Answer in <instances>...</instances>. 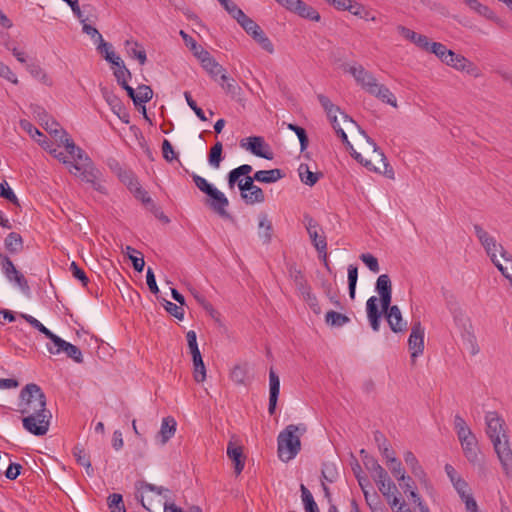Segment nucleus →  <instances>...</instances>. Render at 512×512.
Masks as SVG:
<instances>
[{
    "instance_id": "obj_1",
    "label": "nucleus",
    "mask_w": 512,
    "mask_h": 512,
    "mask_svg": "<svg viewBox=\"0 0 512 512\" xmlns=\"http://www.w3.org/2000/svg\"><path fill=\"white\" fill-rule=\"evenodd\" d=\"M34 112L37 113L44 129L64 146L70 158L60 151L59 148L54 147L49 140L41 141L38 139L39 145L54 158L65 164L71 174L79 176L82 181L95 184L97 179L96 170L87 153L74 143L68 133L56 121L49 118L43 108L37 106Z\"/></svg>"
},
{
    "instance_id": "obj_2",
    "label": "nucleus",
    "mask_w": 512,
    "mask_h": 512,
    "mask_svg": "<svg viewBox=\"0 0 512 512\" xmlns=\"http://www.w3.org/2000/svg\"><path fill=\"white\" fill-rule=\"evenodd\" d=\"M17 412L22 416L23 428L34 436L48 433L52 414L47 409L46 396L34 383L22 388L17 403Z\"/></svg>"
},
{
    "instance_id": "obj_3",
    "label": "nucleus",
    "mask_w": 512,
    "mask_h": 512,
    "mask_svg": "<svg viewBox=\"0 0 512 512\" xmlns=\"http://www.w3.org/2000/svg\"><path fill=\"white\" fill-rule=\"evenodd\" d=\"M485 432L493 445L494 452L506 477L512 479V448L508 427L497 411H487L484 415Z\"/></svg>"
},
{
    "instance_id": "obj_4",
    "label": "nucleus",
    "mask_w": 512,
    "mask_h": 512,
    "mask_svg": "<svg viewBox=\"0 0 512 512\" xmlns=\"http://www.w3.org/2000/svg\"><path fill=\"white\" fill-rule=\"evenodd\" d=\"M475 233L493 264L504 276L512 271V256L497 241L495 235L483 226H475Z\"/></svg>"
},
{
    "instance_id": "obj_5",
    "label": "nucleus",
    "mask_w": 512,
    "mask_h": 512,
    "mask_svg": "<svg viewBox=\"0 0 512 512\" xmlns=\"http://www.w3.org/2000/svg\"><path fill=\"white\" fill-rule=\"evenodd\" d=\"M348 72L354 77L357 84L367 93L384 103L397 107V99L390 89L384 84L379 83L375 76L362 65H353L348 69Z\"/></svg>"
},
{
    "instance_id": "obj_6",
    "label": "nucleus",
    "mask_w": 512,
    "mask_h": 512,
    "mask_svg": "<svg viewBox=\"0 0 512 512\" xmlns=\"http://www.w3.org/2000/svg\"><path fill=\"white\" fill-rule=\"evenodd\" d=\"M453 426L466 459L473 465L480 462L481 450L476 435L466 420L459 414L454 416Z\"/></svg>"
},
{
    "instance_id": "obj_7",
    "label": "nucleus",
    "mask_w": 512,
    "mask_h": 512,
    "mask_svg": "<svg viewBox=\"0 0 512 512\" xmlns=\"http://www.w3.org/2000/svg\"><path fill=\"white\" fill-rule=\"evenodd\" d=\"M306 430L303 425H288L277 437V453L283 462L293 460L301 450L300 435Z\"/></svg>"
},
{
    "instance_id": "obj_8",
    "label": "nucleus",
    "mask_w": 512,
    "mask_h": 512,
    "mask_svg": "<svg viewBox=\"0 0 512 512\" xmlns=\"http://www.w3.org/2000/svg\"><path fill=\"white\" fill-rule=\"evenodd\" d=\"M362 134L367 138L368 143L373 148V157H374V161L377 162V165L374 164L372 162V160H366L364 162L361 154L356 152L354 150V148L350 149L351 155L360 163H364V165L367 168H369L370 170H373V171H376L379 173H383L388 178L393 179L394 178L393 168L387 162V159H386L384 153L382 152V150L379 149V147L376 145V143L372 139H370L369 137L366 136L364 131H362Z\"/></svg>"
},
{
    "instance_id": "obj_9",
    "label": "nucleus",
    "mask_w": 512,
    "mask_h": 512,
    "mask_svg": "<svg viewBox=\"0 0 512 512\" xmlns=\"http://www.w3.org/2000/svg\"><path fill=\"white\" fill-rule=\"evenodd\" d=\"M137 494L136 498L141 503V505L148 511L152 512L154 506H160L161 500H156L149 496V493H155L157 496H161L163 493L168 492L169 490L161 487V486H155L150 483L141 482L137 484Z\"/></svg>"
},
{
    "instance_id": "obj_10",
    "label": "nucleus",
    "mask_w": 512,
    "mask_h": 512,
    "mask_svg": "<svg viewBox=\"0 0 512 512\" xmlns=\"http://www.w3.org/2000/svg\"><path fill=\"white\" fill-rule=\"evenodd\" d=\"M373 480L389 505L394 509V507L399 504V497L397 495L398 490L395 483L390 479L388 473L385 471L383 472V475L375 476Z\"/></svg>"
},
{
    "instance_id": "obj_11",
    "label": "nucleus",
    "mask_w": 512,
    "mask_h": 512,
    "mask_svg": "<svg viewBox=\"0 0 512 512\" xmlns=\"http://www.w3.org/2000/svg\"><path fill=\"white\" fill-rule=\"evenodd\" d=\"M241 147L250 151L255 156L272 160L273 152L270 146L265 142L264 138L261 136H251L246 139H243L240 143Z\"/></svg>"
},
{
    "instance_id": "obj_12",
    "label": "nucleus",
    "mask_w": 512,
    "mask_h": 512,
    "mask_svg": "<svg viewBox=\"0 0 512 512\" xmlns=\"http://www.w3.org/2000/svg\"><path fill=\"white\" fill-rule=\"evenodd\" d=\"M0 265L5 277L18 285L23 291L29 290V285L22 273H20L10 258L0 251Z\"/></svg>"
},
{
    "instance_id": "obj_13",
    "label": "nucleus",
    "mask_w": 512,
    "mask_h": 512,
    "mask_svg": "<svg viewBox=\"0 0 512 512\" xmlns=\"http://www.w3.org/2000/svg\"><path fill=\"white\" fill-rule=\"evenodd\" d=\"M424 335L425 330L421 325L420 321L414 322L411 327V332L408 338V347L413 361L423 354Z\"/></svg>"
},
{
    "instance_id": "obj_14",
    "label": "nucleus",
    "mask_w": 512,
    "mask_h": 512,
    "mask_svg": "<svg viewBox=\"0 0 512 512\" xmlns=\"http://www.w3.org/2000/svg\"><path fill=\"white\" fill-rule=\"evenodd\" d=\"M307 231L311 242L319 254V258L323 261L324 265L328 266L327 255V241L326 235L321 226H307Z\"/></svg>"
},
{
    "instance_id": "obj_15",
    "label": "nucleus",
    "mask_w": 512,
    "mask_h": 512,
    "mask_svg": "<svg viewBox=\"0 0 512 512\" xmlns=\"http://www.w3.org/2000/svg\"><path fill=\"white\" fill-rule=\"evenodd\" d=\"M227 456L234 463L235 473L239 475L245 466L242 447L236 444L235 441L230 440L227 445Z\"/></svg>"
},
{
    "instance_id": "obj_16",
    "label": "nucleus",
    "mask_w": 512,
    "mask_h": 512,
    "mask_svg": "<svg viewBox=\"0 0 512 512\" xmlns=\"http://www.w3.org/2000/svg\"><path fill=\"white\" fill-rule=\"evenodd\" d=\"M280 393V379L273 369L269 372V407L270 415H273L276 410V405Z\"/></svg>"
},
{
    "instance_id": "obj_17",
    "label": "nucleus",
    "mask_w": 512,
    "mask_h": 512,
    "mask_svg": "<svg viewBox=\"0 0 512 512\" xmlns=\"http://www.w3.org/2000/svg\"><path fill=\"white\" fill-rule=\"evenodd\" d=\"M403 457L411 473L420 481L421 484L426 486L428 484L427 475L416 456L411 451H406Z\"/></svg>"
},
{
    "instance_id": "obj_18",
    "label": "nucleus",
    "mask_w": 512,
    "mask_h": 512,
    "mask_svg": "<svg viewBox=\"0 0 512 512\" xmlns=\"http://www.w3.org/2000/svg\"><path fill=\"white\" fill-rule=\"evenodd\" d=\"M397 30L401 34V36L415 44L421 50L426 51L428 49L431 41L427 36L416 33L402 25H399L397 27Z\"/></svg>"
},
{
    "instance_id": "obj_19",
    "label": "nucleus",
    "mask_w": 512,
    "mask_h": 512,
    "mask_svg": "<svg viewBox=\"0 0 512 512\" xmlns=\"http://www.w3.org/2000/svg\"><path fill=\"white\" fill-rule=\"evenodd\" d=\"M463 2L474 12L483 16L484 18L495 22L497 25L502 26V20L495 14V12L488 6L480 3L478 0H463Z\"/></svg>"
},
{
    "instance_id": "obj_20",
    "label": "nucleus",
    "mask_w": 512,
    "mask_h": 512,
    "mask_svg": "<svg viewBox=\"0 0 512 512\" xmlns=\"http://www.w3.org/2000/svg\"><path fill=\"white\" fill-rule=\"evenodd\" d=\"M126 92L135 105L145 104L153 97V90L148 85H139L137 92L131 86H127Z\"/></svg>"
},
{
    "instance_id": "obj_21",
    "label": "nucleus",
    "mask_w": 512,
    "mask_h": 512,
    "mask_svg": "<svg viewBox=\"0 0 512 512\" xmlns=\"http://www.w3.org/2000/svg\"><path fill=\"white\" fill-rule=\"evenodd\" d=\"M177 428V422L172 416H167L162 419L161 427L157 437L160 444H166L174 435Z\"/></svg>"
},
{
    "instance_id": "obj_22",
    "label": "nucleus",
    "mask_w": 512,
    "mask_h": 512,
    "mask_svg": "<svg viewBox=\"0 0 512 512\" xmlns=\"http://www.w3.org/2000/svg\"><path fill=\"white\" fill-rule=\"evenodd\" d=\"M386 313L387 322L393 332H402L406 328V322L402 318L401 311L398 306L393 305Z\"/></svg>"
},
{
    "instance_id": "obj_23",
    "label": "nucleus",
    "mask_w": 512,
    "mask_h": 512,
    "mask_svg": "<svg viewBox=\"0 0 512 512\" xmlns=\"http://www.w3.org/2000/svg\"><path fill=\"white\" fill-rule=\"evenodd\" d=\"M378 298L371 296L366 302L367 318L374 331H378L380 327L381 313L378 310Z\"/></svg>"
},
{
    "instance_id": "obj_24",
    "label": "nucleus",
    "mask_w": 512,
    "mask_h": 512,
    "mask_svg": "<svg viewBox=\"0 0 512 512\" xmlns=\"http://www.w3.org/2000/svg\"><path fill=\"white\" fill-rule=\"evenodd\" d=\"M124 46L129 57L137 59L140 65H144L146 63V51L139 42L129 39L125 41Z\"/></svg>"
},
{
    "instance_id": "obj_25",
    "label": "nucleus",
    "mask_w": 512,
    "mask_h": 512,
    "mask_svg": "<svg viewBox=\"0 0 512 512\" xmlns=\"http://www.w3.org/2000/svg\"><path fill=\"white\" fill-rule=\"evenodd\" d=\"M209 196L211 197V208L219 215L228 217L226 213V208L229 205V201L227 197L224 195V193L215 188L214 191L210 193Z\"/></svg>"
},
{
    "instance_id": "obj_26",
    "label": "nucleus",
    "mask_w": 512,
    "mask_h": 512,
    "mask_svg": "<svg viewBox=\"0 0 512 512\" xmlns=\"http://www.w3.org/2000/svg\"><path fill=\"white\" fill-rule=\"evenodd\" d=\"M446 65L453 67L454 69L458 71H464L467 70L470 72V67L473 66V64L464 56L455 53L454 51H449L448 58H446L445 62Z\"/></svg>"
},
{
    "instance_id": "obj_27",
    "label": "nucleus",
    "mask_w": 512,
    "mask_h": 512,
    "mask_svg": "<svg viewBox=\"0 0 512 512\" xmlns=\"http://www.w3.org/2000/svg\"><path fill=\"white\" fill-rule=\"evenodd\" d=\"M292 13L297 14L298 16H300L302 18H305V19H308L311 21H315V22H319L321 19V16L318 13V11L315 8H313L312 6L306 4L302 0H298L295 10Z\"/></svg>"
},
{
    "instance_id": "obj_28",
    "label": "nucleus",
    "mask_w": 512,
    "mask_h": 512,
    "mask_svg": "<svg viewBox=\"0 0 512 512\" xmlns=\"http://www.w3.org/2000/svg\"><path fill=\"white\" fill-rule=\"evenodd\" d=\"M4 246L8 253L12 255L19 254L24 247L23 239L20 234L11 232L4 239Z\"/></svg>"
},
{
    "instance_id": "obj_29",
    "label": "nucleus",
    "mask_w": 512,
    "mask_h": 512,
    "mask_svg": "<svg viewBox=\"0 0 512 512\" xmlns=\"http://www.w3.org/2000/svg\"><path fill=\"white\" fill-rule=\"evenodd\" d=\"M127 187L130 190V192L133 193V195L137 199H139L143 204H145L146 206L150 204L152 205L153 202L151 197L149 196L148 192L141 187L137 179L131 178L129 182H127Z\"/></svg>"
},
{
    "instance_id": "obj_30",
    "label": "nucleus",
    "mask_w": 512,
    "mask_h": 512,
    "mask_svg": "<svg viewBox=\"0 0 512 512\" xmlns=\"http://www.w3.org/2000/svg\"><path fill=\"white\" fill-rule=\"evenodd\" d=\"M230 380L236 385H247L248 382V369L246 365L236 364L229 373Z\"/></svg>"
},
{
    "instance_id": "obj_31",
    "label": "nucleus",
    "mask_w": 512,
    "mask_h": 512,
    "mask_svg": "<svg viewBox=\"0 0 512 512\" xmlns=\"http://www.w3.org/2000/svg\"><path fill=\"white\" fill-rule=\"evenodd\" d=\"M298 174L300 177V180L308 186H313L317 183L319 178L322 176L319 172H313L310 170L309 166L307 164H300L298 168Z\"/></svg>"
},
{
    "instance_id": "obj_32",
    "label": "nucleus",
    "mask_w": 512,
    "mask_h": 512,
    "mask_svg": "<svg viewBox=\"0 0 512 512\" xmlns=\"http://www.w3.org/2000/svg\"><path fill=\"white\" fill-rule=\"evenodd\" d=\"M122 251L131 260L133 268L137 272H142L145 266V261L142 253L132 248L131 246H125L122 249Z\"/></svg>"
},
{
    "instance_id": "obj_33",
    "label": "nucleus",
    "mask_w": 512,
    "mask_h": 512,
    "mask_svg": "<svg viewBox=\"0 0 512 512\" xmlns=\"http://www.w3.org/2000/svg\"><path fill=\"white\" fill-rule=\"evenodd\" d=\"M241 197L248 205L263 203L265 201V194L263 190L257 185H254L252 188H250V190L243 192Z\"/></svg>"
},
{
    "instance_id": "obj_34",
    "label": "nucleus",
    "mask_w": 512,
    "mask_h": 512,
    "mask_svg": "<svg viewBox=\"0 0 512 512\" xmlns=\"http://www.w3.org/2000/svg\"><path fill=\"white\" fill-rule=\"evenodd\" d=\"M27 71L30 75L46 86H51L53 81L46 71L38 64L31 63L26 66Z\"/></svg>"
},
{
    "instance_id": "obj_35",
    "label": "nucleus",
    "mask_w": 512,
    "mask_h": 512,
    "mask_svg": "<svg viewBox=\"0 0 512 512\" xmlns=\"http://www.w3.org/2000/svg\"><path fill=\"white\" fill-rule=\"evenodd\" d=\"M101 93L112 111L120 117L121 112L124 111V106L121 100L106 87L101 88Z\"/></svg>"
},
{
    "instance_id": "obj_36",
    "label": "nucleus",
    "mask_w": 512,
    "mask_h": 512,
    "mask_svg": "<svg viewBox=\"0 0 512 512\" xmlns=\"http://www.w3.org/2000/svg\"><path fill=\"white\" fill-rule=\"evenodd\" d=\"M318 101L321 104V106L323 107V109L325 110L330 123L336 122L337 114L339 113L341 115V113H342L340 111V108L338 106L334 105L331 102V100L323 94L318 95Z\"/></svg>"
},
{
    "instance_id": "obj_37",
    "label": "nucleus",
    "mask_w": 512,
    "mask_h": 512,
    "mask_svg": "<svg viewBox=\"0 0 512 512\" xmlns=\"http://www.w3.org/2000/svg\"><path fill=\"white\" fill-rule=\"evenodd\" d=\"M283 177L280 169L259 170L254 173V178L262 183H274Z\"/></svg>"
},
{
    "instance_id": "obj_38",
    "label": "nucleus",
    "mask_w": 512,
    "mask_h": 512,
    "mask_svg": "<svg viewBox=\"0 0 512 512\" xmlns=\"http://www.w3.org/2000/svg\"><path fill=\"white\" fill-rule=\"evenodd\" d=\"M113 74L117 80V83L126 91V87L128 85V80L131 79V72L125 66L124 61L119 63V65L114 66Z\"/></svg>"
},
{
    "instance_id": "obj_39",
    "label": "nucleus",
    "mask_w": 512,
    "mask_h": 512,
    "mask_svg": "<svg viewBox=\"0 0 512 512\" xmlns=\"http://www.w3.org/2000/svg\"><path fill=\"white\" fill-rule=\"evenodd\" d=\"M252 172V166L249 164H243L233 170H231L228 174V185L229 188H234L236 182L242 176L247 177Z\"/></svg>"
},
{
    "instance_id": "obj_40",
    "label": "nucleus",
    "mask_w": 512,
    "mask_h": 512,
    "mask_svg": "<svg viewBox=\"0 0 512 512\" xmlns=\"http://www.w3.org/2000/svg\"><path fill=\"white\" fill-rule=\"evenodd\" d=\"M220 80V85L227 94L233 97L240 94L241 87L237 84V82L234 79L228 77L226 71L222 73V75L220 76Z\"/></svg>"
},
{
    "instance_id": "obj_41",
    "label": "nucleus",
    "mask_w": 512,
    "mask_h": 512,
    "mask_svg": "<svg viewBox=\"0 0 512 512\" xmlns=\"http://www.w3.org/2000/svg\"><path fill=\"white\" fill-rule=\"evenodd\" d=\"M325 321L332 327H342L350 322L349 317L336 311H328L325 315Z\"/></svg>"
},
{
    "instance_id": "obj_42",
    "label": "nucleus",
    "mask_w": 512,
    "mask_h": 512,
    "mask_svg": "<svg viewBox=\"0 0 512 512\" xmlns=\"http://www.w3.org/2000/svg\"><path fill=\"white\" fill-rule=\"evenodd\" d=\"M222 151H223V145L221 142H216L213 147H211L209 155H208V162L210 166L218 169L220 167V163L222 161Z\"/></svg>"
},
{
    "instance_id": "obj_43",
    "label": "nucleus",
    "mask_w": 512,
    "mask_h": 512,
    "mask_svg": "<svg viewBox=\"0 0 512 512\" xmlns=\"http://www.w3.org/2000/svg\"><path fill=\"white\" fill-rule=\"evenodd\" d=\"M50 341L51 343L47 344V350L53 355L64 353V349H66V345L69 343L56 334L51 337Z\"/></svg>"
},
{
    "instance_id": "obj_44",
    "label": "nucleus",
    "mask_w": 512,
    "mask_h": 512,
    "mask_svg": "<svg viewBox=\"0 0 512 512\" xmlns=\"http://www.w3.org/2000/svg\"><path fill=\"white\" fill-rule=\"evenodd\" d=\"M237 23L252 38L262 30L261 27L252 18L248 17L246 14Z\"/></svg>"
},
{
    "instance_id": "obj_45",
    "label": "nucleus",
    "mask_w": 512,
    "mask_h": 512,
    "mask_svg": "<svg viewBox=\"0 0 512 512\" xmlns=\"http://www.w3.org/2000/svg\"><path fill=\"white\" fill-rule=\"evenodd\" d=\"M201 66L215 81H217L218 76L220 77L222 73L225 72V69L215 60V58L210 61H206V63Z\"/></svg>"
},
{
    "instance_id": "obj_46",
    "label": "nucleus",
    "mask_w": 512,
    "mask_h": 512,
    "mask_svg": "<svg viewBox=\"0 0 512 512\" xmlns=\"http://www.w3.org/2000/svg\"><path fill=\"white\" fill-rule=\"evenodd\" d=\"M220 4L237 22L240 21V19L245 15L244 11L239 8L232 0H222Z\"/></svg>"
},
{
    "instance_id": "obj_47",
    "label": "nucleus",
    "mask_w": 512,
    "mask_h": 512,
    "mask_svg": "<svg viewBox=\"0 0 512 512\" xmlns=\"http://www.w3.org/2000/svg\"><path fill=\"white\" fill-rule=\"evenodd\" d=\"M451 51L447 49V47L440 42H430V45L426 52L433 53L436 55L442 62H445L446 58H448V53Z\"/></svg>"
},
{
    "instance_id": "obj_48",
    "label": "nucleus",
    "mask_w": 512,
    "mask_h": 512,
    "mask_svg": "<svg viewBox=\"0 0 512 512\" xmlns=\"http://www.w3.org/2000/svg\"><path fill=\"white\" fill-rule=\"evenodd\" d=\"M348 289L351 299L355 298L356 284L358 280V268L355 265H349L348 269Z\"/></svg>"
},
{
    "instance_id": "obj_49",
    "label": "nucleus",
    "mask_w": 512,
    "mask_h": 512,
    "mask_svg": "<svg viewBox=\"0 0 512 512\" xmlns=\"http://www.w3.org/2000/svg\"><path fill=\"white\" fill-rule=\"evenodd\" d=\"M253 39L259 44V46L269 54H273L275 52L274 45L272 41L268 38V36L261 30L258 34H256Z\"/></svg>"
},
{
    "instance_id": "obj_50",
    "label": "nucleus",
    "mask_w": 512,
    "mask_h": 512,
    "mask_svg": "<svg viewBox=\"0 0 512 512\" xmlns=\"http://www.w3.org/2000/svg\"><path fill=\"white\" fill-rule=\"evenodd\" d=\"M108 507L111 510V512H126L121 494H111L108 497Z\"/></svg>"
},
{
    "instance_id": "obj_51",
    "label": "nucleus",
    "mask_w": 512,
    "mask_h": 512,
    "mask_svg": "<svg viewBox=\"0 0 512 512\" xmlns=\"http://www.w3.org/2000/svg\"><path fill=\"white\" fill-rule=\"evenodd\" d=\"M366 469L371 473L372 478L378 475H383L386 470L378 463L373 457L366 456L364 459Z\"/></svg>"
},
{
    "instance_id": "obj_52",
    "label": "nucleus",
    "mask_w": 512,
    "mask_h": 512,
    "mask_svg": "<svg viewBox=\"0 0 512 512\" xmlns=\"http://www.w3.org/2000/svg\"><path fill=\"white\" fill-rule=\"evenodd\" d=\"M376 291L379 295L392 293L391 281L387 274H381L377 278Z\"/></svg>"
},
{
    "instance_id": "obj_53",
    "label": "nucleus",
    "mask_w": 512,
    "mask_h": 512,
    "mask_svg": "<svg viewBox=\"0 0 512 512\" xmlns=\"http://www.w3.org/2000/svg\"><path fill=\"white\" fill-rule=\"evenodd\" d=\"M73 456L79 465L84 466L87 469L88 474L90 473L89 470L92 471L89 457L86 455L84 449L75 447L73 449Z\"/></svg>"
},
{
    "instance_id": "obj_54",
    "label": "nucleus",
    "mask_w": 512,
    "mask_h": 512,
    "mask_svg": "<svg viewBox=\"0 0 512 512\" xmlns=\"http://www.w3.org/2000/svg\"><path fill=\"white\" fill-rule=\"evenodd\" d=\"M0 197L18 205V199L5 180L0 179Z\"/></svg>"
},
{
    "instance_id": "obj_55",
    "label": "nucleus",
    "mask_w": 512,
    "mask_h": 512,
    "mask_svg": "<svg viewBox=\"0 0 512 512\" xmlns=\"http://www.w3.org/2000/svg\"><path fill=\"white\" fill-rule=\"evenodd\" d=\"M391 473L398 481H404L406 479V474L404 469L402 468L401 462L396 458L392 459L391 463H387Z\"/></svg>"
},
{
    "instance_id": "obj_56",
    "label": "nucleus",
    "mask_w": 512,
    "mask_h": 512,
    "mask_svg": "<svg viewBox=\"0 0 512 512\" xmlns=\"http://www.w3.org/2000/svg\"><path fill=\"white\" fill-rule=\"evenodd\" d=\"M288 128L294 131L295 135H297L300 142L301 151L305 150L308 146V136L305 129L295 124H288Z\"/></svg>"
},
{
    "instance_id": "obj_57",
    "label": "nucleus",
    "mask_w": 512,
    "mask_h": 512,
    "mask_svg": "<svg viewBox=\"0 0 512 512\" xmlns=\"http://www.w3.org/2000/svg\"><path fill=\"white\" fill-rule=\"evenodd\" d=\"M362 262L368 267L373 273H378L380 270L378 260L375 256L370 253H363L360 255Z\"/></svg>"
},
{
    "instance_id": "obj_58",
    "label": "nucleus",
    "mask_w": 512,
    "mask_h": 512,
    "mask_svg": "<svg viewBox=\"0 0 512 512\" xmlns=\"http://www.w3.org/2000/svg\"><path fill=\"white\" fill-rule=\"evenodd\" d=\"M64 353L66 354L67 357L71 358L76 363L83 362V354H82L81 350L77 346H75L71 343H68V345H66V349H64Z\"/></svg>"
},
{
    "instance_id": "obj_59",
    "label": "nucleus",
    "mask_w": 512,
    "mask_h": 512,
    "mask_svg": "<svg viewBox=\"0 0 512 512\" xmlns=\"http://www.w3.org/2000/svg\"><path fill=\"white\" fill-rule=\"evenodd\" d=\"M184 97H185V100H186L188 106L194 111V113L197 115V117L201 121H207V118H206L203 110L200 107H198L197 103L192 98L190 92H188V91L184 92Z\"/></svg>"
},
{
    "instance_id": "obj_60",
    "label": "nucleus",
    "mask_w": 512,
    "mask_h": 512,
    "mask_svg": "<svg viewBox=\"0 0 512 512\" xmlns=\"http://www.w3.org/2000/svg\"><path fill=\"white\" fill-rule=\"evenodd\" d=\"M164 307L168 313H170L172 316H174L178 320L184 319V309L182 308V306L180 304L177 305L173 302L165 301Z\"/></svg>"
},
{
    "instance_id": "obj_61",
    "label": "nucleus",
    "mask_w": 512,
    "mask_h": 512,
    "mask_svg": "<svg viewBox=\"0 0 512 512\" xmlns=\"http://www.w3.org/2000/svg\"><path fill=\"white\" fill-rule=\"evenodd\" d=\"M193 181L195 183V185L197 186V188L204 192L205 194H207L208 196L210 195V193H212L215 189V187H213L210 183L207 182V180L199 175H194L193 176Z\"/></svg>"
},
{
    "instance_id": "obj_62",
    "label": "nucleus",
    "mask_w": 512,
    "mask_h": 512,
    "mask_svg": "<svg viewBox=\"0 0 512 512\" xmlns=\"http://www.w3.org/2000/svg\"><path fill=\"white\" fill-rule=\"evenodd\" d=\"M70 271L73 275L74 278L78 279L83 286H87L88 282H89V279L88 277L86 276V273L84 272L83 269H81L77 264L76 262H72L70 264Z\"/></svg>"
},
{
    "instance_id": "obj_63",
    "label": "nucleus",
    "mask_w": 512,
    "mask_h": 512,
    "mask_svg": "<svg viewBox=\"0 0 512 512\" xmlns=\"http://www.w3.org/2000/svg\"><path fill=\"white\" fill-rule=\"evenodd\" d=\"M193 377L198 383H202L206 380V367L204 362L193 364Z\"/></svg>"
},
{
    "instance_id": "obj_64",
    "label": "nucleus",
    "mask_w": 512,
    "mask_h": 512,
    "mask_svg": "<svg viewBox=\"0 0 512 512\" xmlns=\"http://www.w3.org/2000/svg\"><path fill=\"white\" fill-rule=\"evenodd\" d=\"M179 35L183 39L185 45L189 48V50L194 54L196 53L201 45H199L194 38H192L189 34H187L184 30H180Z\"/></svg>"
}]
</instances>
